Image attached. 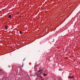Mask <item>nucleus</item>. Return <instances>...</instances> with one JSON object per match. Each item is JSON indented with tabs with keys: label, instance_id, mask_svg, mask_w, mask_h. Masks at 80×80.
I'll return each instance as SVG.
<instances>
[{
	"label": "nucleus",
	"instance_id": "6e6552de",
	"mask_svg": "<svg viewBox=\"0 0 80 80\" xmlns=\"http://www.w3.org/2000/svg\"><path fill=\"white\" fill-rule=\"evenodd\" d=\"M54 41V39H53V40H52V42H53Z\"/></svg>",
	"mask_w": 80,
	"mask_h": 80
},
{
	"label": "nucleus",
	"instance_id": "9d476101",
	"mask_svg": "<svg viewBox=\"0 0 80 80\" xmlns=\"http://www.w3.org/2000/svg\"><path fill=\"white\" fill-rule=\"evenodd\" d=\"M21 17H22V16H20L19 17V18H21Z\"/></svg>",
	"mask_w": 80,
	"mask_h": 80
},
{
	"label": "nucleus",
	"instance_id": "423d86ee",
	"mask_svg": "<svg viewBox=\"0 0 80 80\" xmlns=\"http://www.w3.org/2000/svg\"><path fill=\"white\" fill-rule=\"evenodd\" d=\"M68 78H72L71 76H70V77H68Z\"/></svg>",
	"mask_w": 80,
	"mask_h": 80
},
{
	"label": "nucleus",
	"instance_id": "0eeeda50",
	"mask_svg": "<svg viewBox=\"0 0 80 80\" xmlns=\"http://www.w3.org/2000/svg\"><path fill=\"white\" fill-rule=\"evenodd\" d=\"M2 70V69H0V72H1Z\"/></svg>",
	"mask_w": 80,
	"mask_h": 80
},
{
	"label": "nucleus",
	"instance_id": "20e7f679",
	"mask_svg": "<svg viewBox=\"0 0 80 80\" xmlns=\"http://www.w3.org/2000/svg\"><path fill=\"white\" fill-rule=\"evenodd\" d=\"M43 75L44 76H47V74H45V73H43Z\"/></svg>",
	"mask_w": 80,
	"mask_h": 80
},
{
	"label": "nucleus",
	"instance_id": "39448f33",
	"mask_svg": "<svg viewBox=\"0 0 80 80\" xmlns=\"http://www.w3.org/2000/svg\"><path fill=\"white\" fill-rule=\"evenodd\" d=\"M19 33L20 34H22V31H19Z\"/></svg>",
	"mask_w": 80,
	"mask_h": 80
},
{
	"label": "nucleus",
	"instance_id": "1a4fd4ad",
	"mask_svg": "<svg viewBox=\"0 0 80 80\" xmlns=\"http://www.w3.org/2000/svg\"><path fill=\"white\" fill-rule=\"evenodd\" d=\"M73 77H74V76H72V78H73Z\"/></svg>",
	"mask_w": 80,
	"mask_h": 80
},
{
	"label": "nucleus",
	"instance_id": "9b49d317",
	"mask_svg": "<svg viewBox=\"0 0 80 80\" xmlns=\"http://www.w3.org/2000/svg\"><path fill=\"white\" fill-rule=\"evenodd\" d=\"M41 71H42V70H40L39 71V72H41Z\"/></svg>",
	"mask_w": 80,
	"mask_h": 80
},
{
	"label": "nucleus",
	"instance_id": "f03ea898",
	"mask_svg": "<svg viewBox=\"0 0 80 80\" xmlns=\"http://www.w3.org/2000/svg\"><path fill=\"white\" fill-rule=\"evenodd\" d=\"M8 18H12V15H9L8 16Z\"/></svg>",
	"mask_w": 80,
	"mask_h": 80
},
{
	"label": "nucleus",
	"instance_id": "7ed1b4c3",
	"mask_svg": "<svg viewBox=\"0 0 80 80\" xmlns=\"http://www.w3.org/2000/svg\"><path fill=\"white\" fill-rule=\"evenodd\" d=\"M40 78H41V80H44L43 78L42 77V76H40Z\"/></svg>",
	"mask_w": 80,
	"mask_h": 80
},
{
	"label": "nucleus",
	"instance_id": "f257e3e1",
	"mask_svg": "<svg viewBox=\"0 0 80 80\" xmlns=\"http://www.w3.org/2000/svg\"><path fill=\"white\" fill-rule=\"evenodd\" d=\"M8 25H6L5 26V29L6 30H7V28H8Z\"/></svg>",
	"mask_w": 80,
	"mask_h": 80
}]
</instances>
